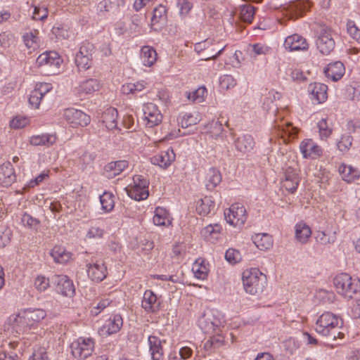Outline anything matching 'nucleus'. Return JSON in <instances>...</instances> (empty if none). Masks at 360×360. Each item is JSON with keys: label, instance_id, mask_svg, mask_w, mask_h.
<instances>
[{"label": "nucleus", "instance_id": "obj_1", "mask_svg": "<svg viewBox=\"0 0 360 360\" xmlns=\"http://www.w3.org/2000/svg\"><path fill=\"white\" fill-rule=\"evenodd\" d=\"M343 326L342 319L333 313H323L316 322V331L323 336L330 337L333 340L343 339L345 333L340 330Z\"/></svg>", "mask_w": 360, "mask_h": 360}, {"label": "nucleus", "instance_id": "obj_2", "mask_svg": "<svg viewBox=\"0 0 360 360\" xmlns=\"http://www.w3.org/2000/svg\"><path fill=\"white\" fill-rule=\"evenodd\" d=\"M242 281L245 292L255 295L264 291L267 283V278L259 269L250 268L243 272Z\"/></svg>", "mask_w": 360, "mask_h": 360}, {"label": "nucleus", "instance_id": "obj_3", "mask_svg": "<svg viewBox=\"0 0 360 360\" xmlns=\"http://www.w3.org/2000/svg\"><path fill=\"white\" fill-rule=\"evenodd\" d=\"M224 320L220 312L208 310L199 319L198 325L205 333L213 334L221 331L224 327Z\"/></svg>", "mask_w": 360, "mask_h": 360}, {"label": "nucleus", "instance_id": "obj_4", "mask_svg": "<svg viewBox=\"0 0 360 360\" xmlns=\"http://www.w3.org/2000/svg\"><path fill=\"white\" fill-rule=\"evenodd\" d=\"M337 292L346 299H352L359 290L358 283L345 273L337 275L333 280Z\"/></svg>", "mask_w": 360, "mask_h": 360}, {"label": "nucleus", "instance_id": "obj_5", "mask_svg": "<svg viewBox=\"0 0 360 360\" xmlns=\"http://www.w3.org/2000/svg\"><path fill=\"white\" fill-rule=\"evenodd\" d=\"M95 341L91 338L80 337L70 345L71 354L77 360H85L94 351Z\"/></svg>", "mask_w": 360, "mask_h": 360}, {"label": "nucleus", "instance_id": "obj_6", "mask_svg": "<svg viewBox=\"0 0 360 360\" xmlns=\"http://www.w3.org/2000/svg\"><path fill=\"white\" fill-rule=\"evenodd\" d=\"M63 60L53 51H46L40 54L36 60L39 68H42L49 74L55 75L59 72Z\"/></svg>", "mask_w": 360, "mask_h": 360}, {"label": "nucleus", "instance_id": "obj_7", "mask_svg": "<svg viewBox=\"0 0 360 360\" xmlns=\"http://www.w3.org/2000/svg\"><path fill=\"white\" fill-rule=\"evenodd\" d=\"M148 181L141 175L133 177V184L127 188L128 195L135 200H145L149 195Z\"/></svg>", "mask_w": 360, "mask_h": 360}, {"label": "nucleus", "instance_id": "obj_8", "mask_svg": "<svg viewBox=\"0 0 360 360\" xmlns=\"http://www.w3.org/2000/svg\"><path fill=\"white\" fill-rule=\"evenodd\" d=\"M226 221L234 227H241L247 219L245 207L240 203H235L224 211Z\"/></svg>", "mask_w": 360, "mask_h": 360}, {"label": "nucleus", "instance_id": "obj_9", "mask_svg": "<svg viewBox=\"0 0 360 360\" xmlns=\"http://www.w3.org/2000/svg\"><path fill=\"white\" fill-rule=\"evenodd\" d=\"M335 40L331 30L328 27H321L317 32L316 45L323 55L330 54L335 48Z\"/></svg>", "mask_w": 360, "mask_h": 360}, {"label": "nucleus", "instance_id": "obj_10", "mask_svg": "<svg viewBox=\"0 0 360 360\" xmlns=\"http://www.w3.org/2000/svg\"><path fill=\"white\" fill-rule=\"evenodd\" d=\"M218 44V41L212 39H207L203 41L196 43L194 49L198 53H200L203 51H207V53L201 58L202 60L215 59L223 52L226 47V46H219Z\"/></svg>", "mask_w": 360, "mask_h": 360}, {"label": "nucleus", "instance_id": "obj_11", "mask_svg": "<svg viewBox=\"0 0 360 360\" xmlns=\"http://www.w3.org/2000/svg\"><path fill=\"white\" fill-rule=\"evenodd\" d=\"M63 117L72 127H86L91 122L89 115L72 108L65 109Z\"/></svg>", "mask_w": 360, "mask_h": 360}, {"label": "nucleus", "instance_id": "obj_12", "mask_svg": "<svg viewBox=\"0 0 360 360\" xmlns=\"http://www.w3.org/2000/svg\"><path fill=\"white\" fill-rule=\"evenodd\" d=\"M86 268L89 278L94 282H101L107 276V267L102 259H91Z\"/></svg>", "mask_w": 360, "mask_h": 360}, {"label": "nucleus", "instance_id": "obj_13", "mask_svg": "<svg viewBox=\"0 0 360 360\" xmlns=\"http://www.w3.org/2000/svg\"><path fill=\"white\" fill-rule=\"evenodd\" d=\"M102 84L100 80L94 78H89L80 82L76 86L73 91L79 97H83L89 94H92L100 90Z\"/></svg>", "mask_w": 360, "mask_h": 360}, {"label": "nucleus", "instance_id": "obj_14", "mask_svg": "<svg viewBox=\"0 0 360 360\" xmlns=\"http://www.w3.org/2000/svg\"><path fill=\"white\" fill-rule=\"evenodd\" d=\"M143 110L146 125L148 127H153L161 123L162 115L156 105L148 103L144 105Z\"/></svg>", "mask_w": 360, "mask_h": 360}, {"label": "nucleus", "instance_id": "obj_15", "mask_svg": "<svg viewBox=\"0 0 360 360\" xmlns=\"http://www.w3.org/2000/svg\"><path fill=\"white\" fill-rule=\"evenodd\" d=\"M52 281L56 285V290L61 295L72 297L75 289L72 281L65 275H53Z\"/></svg>", "mask_w": 360, "mask_h": 360}, {"label": "nucleus", "instance_id": "obj_16", "mask_svg": "<svg viewBox=\"0 0 360 360\" xmlns=\"http://www.w3.org/2000/svg\"><path fill=\"white\" fill-rule=\"evenodd\" d=\"M300 150L304 158L316 159L323 154V149L312 139L303 140L300 144Z\"/></svg>", "mask_w": 360, "mask_h": 360}, {"label": "nucleus", "instance_id": "obj_17", "mask_svg": "<svg viewBox=\"0 0 360 360\" xmlns=\"http://www.w3.org/2000/svg\"><path fill=\"white\" fill-rule=\"evenodd\" d=\"M300 183V176L297 169L289 166L285 169L283 187L288 192L293 193L296 191Z\"/></svg>", "mask_w": 360, "mask_h": 360}, {"label": "nucleus", "instance_id": "obj_18", "mask_svg": "<svg viewBox=\"0 0 360 360\" xmlns=\"http://www.w3.org/2000/svg\"><path fill=\"white\" fill-rule=\"evenodd\" d=\"M141 307L148 314H155L160 308V302L150 290H146L141 300Z\"/></svg>", "mask_w": 360, "mask_h": 360}, {"label": "nucleus", "instance_id": "obj_19", "mask_svg": "<svg viewBox=\"0 0 360 360\" xmlns=\"http://www.w3.org/2000/svg\"><path fill=\"white\" fill-rule=\"evenodd\" d=\"M52 89L49 83H39L36 84L31 91L29 97L30 104L34 108H38L43 96Z\"/></svg>", "mask_w": 360, "mask_h": 360}, {"label": "nucleus", "instance_id": "obj_20", "mask_svg": "<svg viewBox=\"0 0 360 360\" xmlns=\"http://www.w3.org/2000/svg\"><path fill=\"white\" fill-rule=\"evenodd\" d=\"M176 155L172 148L161 151L160 153L153 156L150 162L153 165H158L162 169L168 168L175 160Z\"/></svg>", "mask_w": 360, "mask_h": 360}, {"label": "nucleus", "instance_id": "obj_21", "mask_svg": "<svg viewBox=\"0 0 360 360\" xmlns=\"http://www.w3.org/2000/svg\"><path fill=\"white\" fill-rule=\"evenodd\" d=\"M328 86L322 83H311L309 85L308 91L311 94V99L317 103L325 102L328 98Z\"/></svg>", "mask_w": 360, "mask_h": 360}, {"label": "nucleus", "instance_id": "obj_22", "mask_svg": "<svg viewBox=\"0 0 360 360\" xmlns=\"http://www.w3.org/2000/svg\"><path fill=\"white\" fill-rule=\"evenodd\" d=\"M24 319L27 320L30 328H35L46 316V312L42 309H26L23 311Z\"/></svg>", "mask_w": 360, "mask_h": 360}, {"label": "nucleus", "instance_id": "obj_23", "mask_svg": "<svg viewBox=\"0 0 360 360\" xmlns=\"http://www.w3.org/2000/svg\"><path fill=\"white\" fill-rule=\"evenodd\" d=\"M123 325V320L120 314H115L105 321L101 328L103 335H110L117 333Z\"/></svg>", "mask_w": 360, "mask_h": 360}, {"label": "nucleus", "instance_id": "obj_24", "mask_svg": "<svg viewBox=\"0 0 360 360\" xmlns=\"http://www.w3.org/2000/svg\"><path fill=\"white\" fill-rule=\"evenodd\" d=\"M284 46L289 51L306 50L308 49L307 40L302 36L295 34L288 36L285 41Z\"/></svg>", "mask_w": 360, "mask_h": 360}, {"label": "nucleus", "instance_id": "obj_25", "mask_svg": "<svg viewBox=\"0 0 360 360\" xmlns=\"http://www.w3.org/2000/svg\"><path fill=\"white\" fill-rule=\"evenodd\" d=\"M221 179L220 171L215 167H210L205 172L203 182L206 188L212 191L221 183Z\"/></svg>", "mask_w": 360, "mask_h": 360}, {"label": "nucleus", "instance_id": "obj_26", "mask_svg": "<svg viewBox=\"0 0 360 360\" xmlns=\"http://www.w3.org/2000/svg\"><path fill=\"white\" fill-rule=\"evenodd\" d=\"M236 149L243 155L250 153L255 147V141L251 135L245 134L238 137L234 141Z\"/></svg>", "mask_w": 360, "mask_h": 360}, {"label": "nucleus", "instance_id": "obj_27", "mask_svg": "<svg viewBox=\"0 0 360 360\" xmlns=\"http://www.w3.org/2000/svg\"><path fill=\"white\" fill-rule=\"evenodd\" d=\"M57 141V136L54 134H42L33 135L30 137L29 143L34 146L51 147Z\"/></svg>", "mask_w": 360, "mask_h": 360}, {"label": "nucleus", "instance_id": "obj_28", "mask_svg": "<svg viewBox=\"0 0 360 360\" xmlns=\"http://www.w3.org/2000/svg\"><path fill=\"white\" fill-rule=\"evenodd\" d=\"M118 112L115 108L105 110L101 117V122L108 130L117 129Z\"/></svg>", "mask_w": 360, "mask_h": 360}, {"label": "nucleus", "instance_id": "obj_29", "mask_svg": "<svg viewBox=\"0 0 360 360\" xmlns=\"http://www.w3.org/2000/svg\"><path fill=\"white\" fill-rule=\"evenodd\" d=\"M15 181L13 165L6 162L0 166V184L4 187L11 186Z\"/></svg>", "mask_w": 360, "mask_h": 360}, {"label": "nucleus", "instance_id": "obj_30", "mask_svg": "<svg viewBox=\"0 0 360 360\" xmlns=\"http://www.w3.org/2000/svg\"><path fill=\"white\" fill-rule=\"evenodd\" d=\"M345 72V66L340 61H336L328 64L324 70L326 76L333 81H338L344 75Z\"/></svg>", "mask_w": 360, "mask_h": 360}, {"label": "nucleus", "instance_id": "obj_31", "mask_svg": "<svg viewBox=\"0 0 360 360\" xmlns=\"http://www.w3.org/2000/svg\"><path fill=\"white\" fill-rule=\"evenodd\" d=\"M9 323L19 334L26 333L31 329L27 320L24 319L23 311L19 314H13L10 316Z\"/></svg>", "mask_w": 360, "mask_h": 360}, {"label": "nucleus", "instance_id": "obj_32", "mask_svg": "<svg viewBox=\"0 0 360 360\" xmlns=\"http://www.w3.org/2000/svg\"><path fill=\"white\" fill-rule=\"evenodd\" d=\"M252 240L260 250H268L273 247V238L268 233H256L252 236Z\"/></svg>", "mask_w": 360, "mask_h": 360}, {"label": "nucleus", "instance_id": "obj_33", "mask_svg": "<svg viewBox=\"0 0 360 360\" xmlns=\"http://www.w3.org/2000/svg\"><path fill=\"white\" fill-rule=\"evenodd\" d=\"M311 230L304 222L300 221L295 226V239L301 244H305L311 237Z\"/></svg>", "mask_w": 360, "mask_h": 360}, {"label": "nucleus", "instance_id": "obj_34", "mask_svg": "<svg viewBox=\"0 0 360 360\" xmlns=\"http://www.w3.org/2000/svg\"><path fill=\"white\" fill-rule=\"evenodd\" d=\"M153 221L156 226H169L172 224V218L168 211L162 207L155 208Z\"/></svg>", "mask_w": 360, "mask_h": 360}, {"label": "nucleus", "instance_id": "obj_35", "mask_svg": "<svg viewBox=\"0 0 360 360\" xmlns=\"http://www.w3.org/2000/svg\"><path fill=\"white\" fill-rule=\"evenodd\" d=\"M22 40L25 46L28 49L29 53L34 51L39 47L40 45L38 30H34L25 33L22 35Z\"/></svg>", "mask_w": 360, "mask_h": 360}, {"label": "nucleus", "instance_id": "obj_36", "mask_svg": "<svg viewBox=\"0 0 360 360\" xmlns=\"http://www.w3.org/2000/svg\"><path fill=\"white\" fill-rule=\"evenodd\" d=\"M192 271L195 278L204 280L207 278L210 271L209 264L205 259L198 258L193 264Z\"/></svg>", "mask_w": 360, "mask_h": 360}, {"label": "nucleus", "instance_id": "obj_37", "mask_svg": "<svg viewBox=\"0 0 360 360\" xmlns=\"http://www.w3.org/2000/svg\"><path fill=\"white\" fill-rule=\"evenodd\" d=\"M128 167V162L126 160H118L108 163L105 171L108 178H113L121 174Z\"/></svg>", "mask_w": 360, "mask_h": 360}, {"label": "nucleus", "instance_id": "obj_38", "mask_svg": "<svg viewBox=\"0 0 360 360\" xmlns=\"http://www.w3.org/2000/svg\"><path fill=\"white\" fill-rule=\"evenodd\" d=\"M338 171L342 179L348 183L358 179L360 176V173L356 168L344 163L339 166Z\"/></svg>", "mask_w": 360, "mask_h": 360}, {"label": "nucleus", "instance_id": "obj_39", "mask_svg": "<svg viewBox=\"0 0 360 360\" xmlns=\"http://www.w3.org/2000/svg\"><path fill=\"white\" fill-rule=\"evenodd\" d=\"M148 344L153 360H160L163 355L161 340L155 335H150L148 337Z\"/></svg>", "mask_w": 360, "mask_h": 360}, {"label": "nucleus", "instance_id": "obj_40", "mask_svg": "<svg viewBox=\"0 0 360 360\" xmlns=\"http://www.w3.org/2000/svg\"><path fill=\"white\" fill-rule=\"evenodd\" d=\"M141 60L143 65L146 67L153 66L157 60L155 50L149 46H143L141 50Z\"/></svg>", "mask_w": 360, "mask_h": 360}, {"label": "nucleus", "instance_id": "obj_41", "mask_svg": "<svg viewBox=\"0 0 360 360\" xmlns=\"http://www.w3.org/2000/svg\"><path fill=\"white\" fill-rule=\"evenodd\" d=\"M278 134L284 142L290 141L295 139L298 133L296 127H292L291 123L286 122L283 124H278Z\"/></svg>", "mask_w": 360, "mask_h": 360}, {"label": "nucleus", "instance_id": "obj_42", "mask_svg": "<svg viewBox=\"0 0 360 360\" xmlns=\"http://www.w3.org/2000/svg\"><path fill=\"white\" fill-rule=\"evenodd\" d=\"M215 204L210 196H205L197 202L196 211L200 215H208L214 210Z\"/></svg>", "mask_w": 360, "mask_h": 360}, {"label": "nucleus", "instance_id": "obj_43", "mask_svg": "<svg viewBox=\"0 0 360 360\" xmlns=\"http://www.w3.org/2000/svg\"><path fill=\"white\" fill-rule=\"evenodd\" d=\"M221 231L220 224H210L201 231V234L206 240L214 242L219 238Z\"/></svg>", "mask_w": 360, "mask_h": 360}, {"label": "nucleus", "instance_id": "obj_44", "mask_svg": "<svg viewBox=\"0 0 360 360\" xmlns=\"http://www.w3.org/2000/svg\"><path fill=\"white\" fill-rule=\"evenodd\" d=\"M51 255L53 260L59 264H65L72 257V254L62 246H55L51 252Z\"/></svg>", "mask_w": 360, "mask_h": 360}, {"label": "nucleus", "instance_id": "obj_45", "mask_svg": "<svg viewBox=\"0 0 360 360\" xmlns=\"http://www.w3.org/2000/svg\"><path fill=\"white\" fill-rule=\"evenodd\" d=\"M146 86V82L143 80L139 81L136 83H126L122 86V92L124 94H135L143 91Z\"/></svg>", "mask_w": 360, "mask_h": 360}, {"label": "nucleus", "instance_id": "obj_46", "mask_svg": "<svg viewBox=\"0 0 360 360\" xmlns=\"http://www.w3.org/2000/svg\"><path fill=\"white\" fill-rule=\"evenodd\" d=\"M100 202L101 209L105 212H110L115 207V196L112 193L105 191L100 195Z\"/></svg>", "mask_w": 360, "mask_h": 360}, {"label": "nucleus", "instance_id": "obj_47", "mask_svg": "<svg viewBox=\"0 0 360 360\" xmlns=\"http://www.w3.org/2000/svg\"><path fill=\"white\" fill-rule=\"evenodd\" d=\"M207 95V89L205 87H199L193 91H186L185 93L186 97L193 103H202Z\"/></svg>", "mask_w": 360, "mask_h": 360}, {"label": "nucleus", "instance_id": "obj_48", "mask_svg": "<svg viewBox=\"0 0 360 360\" xmlns=\"http://www.w3.org/2000/svg\"><path fill=\"white\" fill-rule=\"evenodd\" d=\"M336 233L319 231L316 236V240L322 245H328L335 243L336 240Z\"/></svg>", "mask_w": 360, "mask_h": 360}, {"label": "nucleus", "instance_id": "obj_49", "mask_svg": "<svg viewBox=\"0 0 360 360\" xmlns=\"http://www.w3.org/2000/svg\"><path fill=\"white\" fill-rule=\"evenodd\" d=\"M255 15V7L250 4L240 6V15L243 21L251 22Z\"/></svg>", "mask_w": 360, "mask_h": 360}, {"label": "nucleus", "instance_id": "obj_50", "mask_svg": "<svg viewBox=\"0 0 360 360\" xmlns=\"http://www.w3.org/2000/svg\"><path fill=\"white\" fill-rule=\"evenodd\" d=\"M198 122L199 119L197 116L190 112H186L180 117L179 122L182 128H187L196 124Z\"/></svg>", "mask_w": 360, "mask_h": 360}, {"label": "nucleus", "instance_id": "obj_51", "mask_svg": "<svg viewBox=\"0 0 360 360\" xmlns=\"http://www.w3.org/2000/svg\"><path fill=\"white\" fill-rule=\"evenodd\" d=\"M31 8L32 9V18L33 20H44L47 18L49 11L44 6H32Z\"/></svg>", "mask_w": 360, "mask_h": 360}, {"label": "nucleus", "instance_id": "obj_52", "mask_svg": "<svg viewBox=\"0 0 360 360\" xmlns=\"http://www.w3.org/2000/svg\"><path fill=\"white\" fill-rule=\"evenodd\" d=\"M92 58L84 56L82 53H77L75 56V63L79 69L87 70L91 65Z\"/></svg>", "mask_w": 360, "mask_h": 360}, {"label": "nucleus", "instance_id": "obj_53", "mask_svg": "<svg viewBox=\"0 0 360 360\" xmlns=\"http://www.w3.org/2000/svg\"><path fill=\"white\" fill-rule=\"evenodd\" d=\"M318 128L319 129V135L321 139L328 138L332 133V128L328 125L326 119H321L318 122Z\"/></svg>", "mask_w": 360, "mask_h": 360}, {"label": "nucleus", "instance_id": "obj_54", "mask_svg": "<svg viewBox=\"0 0 360 360\" xmlns=\"http://www.w3.org/2000/svg\"><path fill=\"white\" fill-rule=\"evenodd\" d=\"M225 259L229 263L235 264L242 260V255L238 250L229 248L225 253Z\"/></svg>", "mask_w": 360, "mask_h": 360}, {"label": "nucleus", "instance_id": "obj_55", "mask_svg": "<svg viewBox=\"0 0 360 360\" xmlns=\"http://www.w3.org/2000/svg\"><path fill=\"white\" fill-rule=\"evenodd\" d=\"M21 222L25 226L31 229L37 230L39 226V221L31 215L25 213L21 218Z\"/></svg>", "mask_w": 360, "mask_h": 360}, {"label": "nucleus", "instance_id": "obj_56", "mask_svg": "<svg viewBox=\"0 0 360 360\" xmlns=\"http://www.w3.org/2000/svg\"><path fill=\"white\" fill-rule=\"evenodd\" d=\"M251 56L256 57L259 55H266L270 52L271 49L265 44L257 43L250 46Z\"/></svg>", "mask_w": 360, "mask_h": 360}, {"label": "nucleus", "instance_id": "obj_57", "mask_svg": "<svg viewBox=\"0 0 360 360\" xmlns=\"http://www.w3.org/2000/svg\"><path fill=\"white\" fill-rule=\"evenodd\" d=\"M205 127L214 137H217L223 131L222 124L218 120H212Z\"/></svg>", "mask_w": 360, "mask_h": 360}, {"label": "nucleus", "instance_id": "obj_58", "mask_svg": "<svg viewBox=\"0 0 360 360\" xmlns=\"http://www.w3.org/2000/svg\"><path fill=\"white\" fill-rule=\"evenodd\" d=\"M34 285L37 291L44 292L50 285L49 279L44 276H38L34 279Z\"/></svg>", "mask_w": 360, "mask_h": 360}, {"label": "nucleus", "instance_id": "obj_59", "mask_svg": "<svg viewBox=\"0 0 360 360\" xmlns=\"http://www.w3.org/2000/svg\"><path fill=\"white\" fill-rule=\"evenodd\" d=\"M311 6L309 0H296L292 3L291 7L301 14L302 12L307 11Z\"/></svg>", "mask_w": 360, "mask_h": 360}, {"label": "nucleus", "instance_id": "obj_60", "mask_svg": "<svg viewBox=\"0 0 360 360\" xmlns=\"http://www.w3.org/2000/svg\"><path fill=\"white\" fill-rule=\"evenodd\" d=\"M236 85V80L232 75H224L220 78V86L222 89H229Z\"/></svg>", "mask_w": 360, "mask_h": 360}, {"label": "nucleus", "instance_id": "obj_61", "mask_svg": "<svg viewBox=\"0 0 360 360\" xmlns=\"http://www.w3.org/2000/svg\"><path fill=\"white\" fill-rule=\"evenodd\" d=\"M352 137L349 135L342 136L340 141L338 143V149L342 152L348 151L352 146Z\"/></svg>", "mask_w": 360, "mask_h": 360}, {"label": "nucleus", "instance_id": "obj_62", "mask_svg": "<svg viewBox=\"0 0 360 360\" xmlns=\"http://www.w3.org/2000/svg\"><path fill=\"white\" fill-rule=\"evenodd\" d=\"M347 32L356 41L360 42V29L353 21H349L347 24Z\"/></svg>", "mask_w": 360, "mask_h": 360}, {"label": "nucleus", "instance_id": "obj_63", "mask_svg": "<svg viewBox=\"0 0 360 360\" xmlns=\"http://www.w3.org/2000/svg\"><path fill=\"white\" fill-rule=\"evenodd\" d=\"M167 10L166 8L162 5H159L155 7L153 10V15L152 17V22L153 23H158L162 18L166 15Z\"/></svg>", "mask_w": 360, "mask_h": 360}, {"label": "nucleus", "instance_id": "obj_64", "mask_svg": "<svg viewBox=\"0 0 360 360\" xmlns=\"http://www.w3.org/2000/svg\"><path fill=\"white\" fill-rule=\"evenodd\" d=\"M30 360H49L46 349L44 347H38L34 349Z\"/></svg>", "mask_w": 360, "mask_h": 360}]
</instances>
